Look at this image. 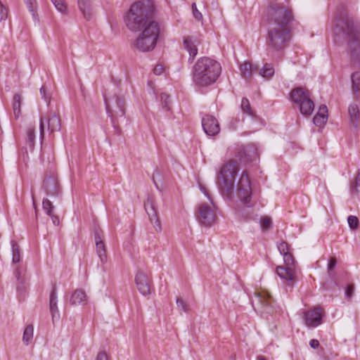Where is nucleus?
Listing matches in <instances>:
<instances>
[{"label":"nucleus","instance_id":"1","mask_svg":"<svg viewBox=\"0 0 360 360\" xmlns=\"http://www.w3.org/2000/svg\"><path fill=\"white\" fill-rule=\"evenodd\" d=\"M335 33L345 41L347 52L353 62L360 63V22L343 6L337 9Z\"/></svg>","mask_w":360,"mask_h":360},{"label":"nucleus","instance_id":"2","mask_svg":"<svg viewBox=\"0 0 360 360\" xmlns=\"http://www.w3.org/2000/svg\"><path fill=\"white\" fill-rule=\"evenodd\" d=\"M154 6L150 1L134 2L124 16L127 28L131 32H139L149 27L154 20Z\"/></svg>","mask_w":360,"mask_h":360},{"label":"nucleus","instance_id":"3","mask_svg":"<svg viewBox=\"0 0 360 360\" xmlns=\"http://www.w3.org/2000/svg\"><path fill=\"white\" fill-rule=\"evenodd\" d=\"M221 72L219 63L208 58H200L192 69V79L195 86L205 87L214 84Z\"/></svg>","mask_w":360,"mask_h":360},{"label":"nucleus","instance_id":"4","mask_svg":"<svg viewBox=\"0 0 360 360\" xmlns=\"http://www.w3.org/2000/svg\"><path fill=\"white\" fill-rule=\"evenodd\" d=\"M290 39V28L269 25L266 40L268 55L272 58H281L283 52L288 46Z\"/></svg>","mask_w":360,"mask_h":360},{"label":"nucleus","instance_id":"5","mask_svg":"<svg viewBox=\"0 0 360 360\" xmlns=\"http://www.w3.org/2000/svg\"><path fill=\"white\" fill-rule=\"evenodd\" d=\"M295 20L293 10L288 0L271 3L268 11V22L269 25L290 28Z\"/></svg>","mask_w":360,"mask_h":360},{"label":"nucleus","instance_id":"6","mask_svg":"<svg viewBox=\"0 0 360 360\" xmlns=\"http://www.w3.org/2000/svg\"><path fill=\"white\" fill-rule=\"evenodd\" d=\"M238 172V163L230 160L220 169L217 177V184L221 192L228 197L232 195L235 177Z\"/></svg>","mask_w":360,"mask_h":360},{"label":"nucleus","instance_id":"7","mask_svg":"<svg viewBox=\"0 0 360 360\" xmlns=\"http://www.w3.org/2000/svg\"><path fill=\"white\" fill-rule=\"evenodd\" d=\"M141 31L133 44L134 47L142 52L153 50L160 34L158 23H152Z\"/></svg>","mask_w":360,"mask_h":360},{"label":"nucleus","instance_id":"8","mask_svg":"<svg viewBox=\"0 0 360 360\" xmlns=\"http://www.w3.org/2000/svg\"><path fill=\"white\" fill-rule=\"evenodd\" d=\"M291 101L297 104L300 112L304 115H311L314 109V101L311 98L310 91L304 87L299 86L292 89Z\"/></svg>","mask_w":360,"mask_h":360},{"label":"nucleus","instance_id":"9","mask_svg":"<svg viewBox=\"0 0 360 360\" xmlns=\"http://www.w3.org/2000/svg\"><path fill=\"white\" fill-rule=\"evenodd\" d=\"M105 103L107 112L111 117L112 122L115 125V120L125 114V101L122 97L114 95L110 98L105 96Z\"/></svg>","mask_w":360,"mask_h":360},{"label":"nucleus","instance_id":"10","mask_svg":"<svg viewBox=\"0 0 360 360\" xmlns=\"http://www.w3.org/2000/svg\"><path fill=\"white\" fill-rule=\"evenodd\" d=\"M283 257L285 266H278L276 272L281 278L294 282L296 280V271L294 269L295 259L290 252L283 255Z\"/></svg>","mask_w":360,"mask_h":360},{"label":"nucleus","instance_id":"11","mask_svg":"<svg viewBox=\"0 0 360 360\" xmlns=\"http://www.w3.org/2000/svg\"><path fill=\"white\" fill-rule=\"evenodd\" d=\"M237 195L244 204H248L251 200V183L246 171L242 172L237 184Z\"/></svg>","mask_w":360,"mask_h":360},{"label":"nucleus","instance_id":"12","mask_svg":"<svg viewBox=\"0 0 360 360\" xmlns=\"http://www.w3.org/2000/svg\"><path fill=\"white\" fill-rule=\"evenodd\" d=\"M234 153L236 158L243 163L252 162L258 156L257 148L253 144H248L246 146H237Z\"/></svg>","mask_w":360,"mask_h":360},{"label":"nucleus","instance_id":"13","mask_svg":"<svg viewBox=\"0 0 360 360\" xmlns=\"http://www.w3.org/2000/svg\"><path fill=\"white\" fill-rule=\"evenodd\" d=\"M145 210L148 215L149 220L157 232L162 231V226L158 212L155 205V200L153 196H148L144 202Z\"/></svg>","mask_w":360,"mask_h":360},{"label":"nucleus","instance_id":"14","mask_svg":"<svg viewBox=\"0 0 360 360\" xmlns=\"http://www.w3.org/2000/svg\"><path fill=\"white\" fill-rule=\"evenodd\" d=\"M324 311L320 307L303 312V320L305 325L309 328H315L322 323Z\"/></svg>","mask_w":360,"mask_h":360},{"label":"nucleus","instance_id":"15","mask_svg":"<svg viewBox=\"0 0 360 360\" xmlns=\"http://www.w3.org/2000/svg\"><path fill=\"white\" fill-rule=\"evenodd\" d=\"M196 218L202 226L210 227L214 223L216 216L210 206L202 204L198 207Z\"/></svg>","mask_w":360,"mask_h":360},{"label":"nucleus","instance_id":"16","mask_svg":"<svg viewBox=\"0 0 360 360\" xmlns=\"http://www.w3.org/2000/svg\"><path fill=\"white\" fill-rule=\"evenodd\" d=\"M45 122H47L48 130L51 133L60 130V119L55 112L51 113L49 115L48 118H44L43 117H41L39 129H40V138L41 139H44V124H45Z\"/></svg>","mask_w":360,"mask_h":360},{"label":"nucleus","instance_id":"17","mask_svg":"<svg viewBox=\"0 0 360 360\" xmlns=\"http://www.w3.org/2000/svg\"><path fill=\"white\" fill-rule=\"evenodd\" d=\"M42 187L47 195L55 196L59 194V184L57 176L54 172L51 173L49 175L46 174Z\"/></svg>","mask_w":360,"mask_h":360},{"label":"nucleus","instance_id":"18","mask_svg":"<svg viewBox=\"0 0 360 360\" xmlns=\"http://www.w3.org/2000/svg\"><path fill=\"white\" fill-rule=\"evenodd\" d=\"M202 126L207 136H213L219 133L220 127L217 120L210 115H206L202 119Z\"/></svg>","mask_w":360,"mask_h":360},{"label":"nucleus","instance_id":"19","mask_svg":"<svg viewBox=\"0 0 360 360\" xmlns=\"http://www.w3.org/2000/svg\"><path fill=\"white\" fill-rule=\"evenodd\" d=\"M184 47L188 52V62L192 63L198 54V46L200 44V41L196 37L186 36L184 39Z\"/></svg>","mask_w":360,"mask_h":360},{"label":"nucleus","instance_id":"20","mask_svg":"<svg viewBox=\"0 0 360 360\" xmlns=\"http://www.w3.org/2000/svg\"><path fill=\"white\" fill-rule=\"evenodd\" d=\"M96 249L101 262L104 264L107 262V250L103 241V232L101 230H96L94 233Z\"/></svg>","mask_w":360,"mask_h":360},{"label":"nucleus","instance_id":"21","mask_svg":"<svg viewBox=\"0 0 360 360\" xmlns=\"http://www.w3.org/2000/svg\"><path fill=\"white\" fill-rule=\"evenodd\" d=\"M135 281L139 291L143 295L150 294V281L141 271H139L135 276Z\"/></svg>","mask_w":360,"mask_h":360},{"label":"nucleus","instance_id":"22","mask_svg":"<svg viewBox=\"0 0 360 360\" xmlns=\"http://www.w3.org/2000/svg\"><path fill=\"white\" fill-rule=\"evenodd\" d=\"M255 295L261 305L263 307L266 308L267 313H270L274 303V299L271 295L266 291L255 292Z\"/></svg>","mask_w":360,"mask_h":360},{"label":"nucleus","instance_id":"23","mask_svg":"<svg viewBox=\"0 0 360 360\" xmlns=\"http://www.w3.org/2000/svg\"><path fill=\"white\" fill-rule=\"evenodd\" d=\"M348 113L349 116L350 124L357 128L360 125V110L359 106L355 103L349 105Z\"/></svg>","mask_w":360,"mask_h":360},{"label":"nucleus","instance_id":"24","mask_svg":"<svg viewBox=\"0 0 360 360\" xmlns=\"http://www.w3.org/2000/svg\"><path fill=\"white\" fill-rule=\"evenodd\" d=\"M57 293H56V288L53 287V290H51L50 293L49 297V310L51 312V314L52 316V321L54 322V320L56 318H59V311L58 309L57 305Z\"/></svg>","mask_w":360,"mask_h":360},{"label":"nucleus","instance_id":"25","mask_svg":"<svg viewBox=\"0 0 360 360\" xmlns=\"http://www.w3.org/2000/svg\"><path fill=\"white\" fill-rule=\"evenodd\" d=\"M328 120V108L326 105H322L319 107V111L314 116L313 121L315 125L322 127Z\"/></svg>","mask_w":360,"mask_h":360},{"label":"nucleus","instance_id":"26","mask_svg":"<svg viewBox=\"0 0 360 360\" xmlns=\"http://www.w3.org/2000/svg\"><path fill=\"white\" fill-rule=\"evenodd\" d=\"M70 302L72 305L86 304L87 297L86 292L82 289L75 290L70 297Z\"/></svg>","mask_w":360,"mask_h":360},{"label":"nucleus","instance_id":"27","mask_svg":"<svg viewBox=\"0 0 360 360\" xmlns=\"http://www.w3.org/2000/svg\"><path fill=\"white\" fill-rule=\"evenodd\" d=\"M78 6L86 20H89L92 15L91 0H77Z\"/></svg>","mask_w":360,"mask_h":360},{"label":"nucleus","instance_id":"28","mask_svg":"<svg viewBox=\"0 0 360 360\" xmlns=\"http://www.w3.org/2000/svg\"><path fill=\"white\" fill-rule=\"evenodd\" d=\"M240 70L242 77L245 79H249L252 77V74L258 70V68H253L250 63L245 62L240 65Z\"/></svg>","mask_w":360,"mask_h":360},{"label":"nucleus","instance_id":"29","mask_svg":"<svg viewBox=\"0 0 360 360\" xmlns=\"http://www.w3.org/2000/svg\"><path fill=\"white\" fill-rule=\"evenodd\" d=\"M22 101V98L20 94H16L13 96V102H12V108H13V114H14L15 119H18L21 114L20 107H21Z\"/></svg>","mask_w":360,"mask_h":360},{"label":"nucleus","instance_id":"30","mask_svg":"<svg viewBox=\"0 0 360 360\" xmlns=\"http://www.w3.org/2000/svg\"><path fill=\"white\" fill-rule=\"evenodd\" d=\"M275 72L274 67L271 63H265L262 68L259 70V74L262 77L270 79Z\"/></svg>","mask_w":360,"mask_h":360},{"label":"nucleus","instance_id":"31","mask_svg":"<svg viewBox=\"0 0 360 360\" xmlns=\"http://www.w3.org/2000/svg\"><path fill=\"white\" fill-rule=\"evenodd\" d=\"M352 89L354 93L360 91V72H356L352 75Z\"/></svg>","mask_w":360,"mask_h":360},{"label":"nucleus","instance_id":"32","mask_svg":"<svg viewBox=\"0 0 360 360\" xmlns=\"http://www.w3.org/2000/svg\"><path fill=\"white\" fill-rule=\"evenodd\" d=\"M34 328L32 325H28L23 333L22 341L25 344L28 345L33 338Z\"/></svg>","mask_w":360,"mask_h":360},{"label":"nucleus","instance_id":"33","mask_svg":"<svg viewBox=\"0 0 360 360\" xmlns=\"http://www.w3.org/2000/svg\"><path fill=\"white\" fill-rule=\"evenodd\" d=\"M12 253H13V263H18L20 261V250L18 245L15 241H11Z\"/></svg>","mask_w":360,"mask_h":360},{"label":"nucleus","instance_id":"34","mask_svg":"<svg viewBox=\"0 0 360 360\" xmlns=\"http://www.w3.org/2000/svg\"><path fill=\"white\" fill-rule=\"evenodd\" d=\"M34 139H35L34 129L32 127L27 129V136H26V143H27V145H28L30 146V149H32L34 147Z\"/></svg>","mask_w":360,"mask_h":360},{"label":"nucleus","instance_id":"35","mask_svg":"<svg viewBox=\"0 0 360 360\" xmlns=\"http://www.w3.org/2000/svg\"><path fill=\"white\" fill-rule=\"evenodd\" d=\"M240 108L243 112L250 116H254V111L250 108V102L246 98L242 99Z\"/></svg>","mask_w":360,"mask_h":360},{"label":"nucleus","instance_id":"36","mask_svg":"<svg viewBox=\"0 0 360 360\" xmlns=\"http://www.w3.org/2000/svg\"><path fill=\"white\" fill-rule=\"evenodd\" d=\"M56 9L62 13H65L67 6L64 0H51Z\"/></svg>","mask_w":360,"mask_h":360},{"label":"nucleus","instance_id":"37","mask_svg":"<svg viewBox=\"0 0 360 360\" xmlns=\"http://www.w3.org/2000/svg\"><path fill=\"white\" fill-rule=\"evenodd\" d=\"M44 210L49 216H52V211L54 208L52 202L48 199H44L42 202Z\"/></svg>","mask_w":360,"mask_h":360},{"label":"nucleus","instance_id":"38","mask_svg":"<svg viewBox=\"0 0 360 360\" xmlns=\"http://www.w3.org/2000/svg\"><path fill=\"white\" fill-rule=\"evenodd\" d=\"M160 99L162 102V107L167 110H170V101L169 96L165 93H163L160 95Z\"/></svg>","mask_w":360,"mask_h":360},{"label":"nucleus","instance_id":"39","mask_svg":"<svg viewBox=\"0 0 360 360\" xmlns=\"http://www.w3.org/2000/svg\"><path fill=\"white\" fill-rule=\"evenodd\" d=\"M277 248H278V250L280 252L281 255H282L290 252L289 251L290 245L285 241H281V242L278 243L277 245Z\"/></svg>","mask_w":360,"mask_h":360},{"label":"nucleus","instance_id":"40","mask_svg":"<svg viewBox=\"0 0 360 360\" xmlns=\"http://www.w3.org/2000/svg\"><path fill=\"white\" fill-rule=\"evenodd\" d=\"M347 221L349 227L354 230L356 229L359 226V219L356 217L350 215L347 218Z\"/></svg>","mask_w":360,"mask_h":360},{"label":"nucleus","instance_id":"41","mask_svg":"<svg viewBox=\"0 0 360 360\" xmlns=\"http://www.w3.org/2000/svg\"><path fill=\"white\" fill-rule=\"evenodd\" d=\"M272 221L269 217H264L261 219V226L263 229H269L271 227Z\"/></svg>","mask_w":360,"mask_h":360},{"label":"nucleus","instance_id":"42","mask_svg":"<svg viewBox=\"0 0 360 360\" xmlns=\"http://www.w3.org/2000/svg\"><path fill=\"white\" fill-rule=\"evenodd\" d=\"M8 8L3 4L0 0V20H6L8 18Z\"/></svg>","mask_w":360,"mask_h":360},{"label":"nucleus","instance_id":"43","mask_svg":"<svg viewBox=\"0 0 360 360\" xmlns=\"http://www.w3.org/2000/svg\"><path fill=\"white\" fill-rule=\"evenodd\" d=\"M192 12L194 18L197 20H201L202 19V13L198 10L197 6L195 3L192 4Z\"/></svg>","mask_w":360,"mask_h":360},{"label":"nucleus","instance_id":"44","mask_svg":"<svg viewBox=\"0 0 360 360\" xmlns=\"http://www.w3.org/2000/svg\"><path fill=\"white\" fill-rule=\"evenodd\" d=\"M354 286L353 284L348 285L345 290V296L347 299L350 300L354 293Z\"/></svg>","mask_w":360,"mask_h":360},{"label":"nucleus","instance_id":"45","mask_svg":"<svg viewBox=\"0 0 360 360\" xmlns=\"http://www.w3.org/2000/svg\"><path fill=\"white\" fill-rule=\"evenodd\" d=\"M176 304L179 309L183 310L184 311H188V307L185 302L180 297H177L176 299Z\"/></svg>","mask_w":360,"mask_h":360},{"label":"nucleus","instance_id":"46","mask_svg":"<svg viewBox=\"0 0 360 360\" xmlns=\"http://www.w3.org/2000/svg\"><path fill=\"white\" fill-rule=\"evenodd\" d=\"M337 264V261L335 257H330L328 264V271L329 272V275L330 276V272L334 269Z\"/></svg>","mask_w":360,"mask_h":360},{"label":"nucleus","instance_id":"47","mask_svg":"<svg viewBox=\"0 0 360 360\" xmlns=\"http://www.w3.org/2000/svg\"><path fill=\"white\" fill-rule=\"evenodd\" d=\"M26 4L28 6L30 11L32 12L34 15L35 10H36V6H35L36 1L35 0H26Z\"/></svg>","mask_w":360,"mask_h":360},{"label":"nucleus","instance_id":"48","mask_svg":"<svg viewBox=\"0 0 360 360\" xmlns=\"http://www.w3.org/2000/svg\"><path fill=\"white\" fill-rule=\"evenodd\" d=\"M96 360H109V356L105 351H101L98 353Z\"/></svg>","mask_w":360,"mask_h":360},{"label":"nucleus","instance_id":"49","mask_svg":"<svg viewBox=\"0 0 360 360\" xmlns=\"http://www.w3.org/2000/svg\"><path fill=\"white\" fill-rule=\"evenodd\" d=\"M163 70L164 68L162 65H157L153 69V72L157 75H160L163 72Z\"/></svg>","mask_w":360,"mask_h":360},{"label":"nucleus","instance_id":"50","mask_svg":"<svg viewBox=\"0 0 360 360\" xmlns=\"http://www.w3.org/2000/svg\"><path fill=\"white\" fill-rule=\"evenodd\" d=\"M309 345L311 346V347H312L313 349H316L319 347V342L317 340H315V339H312L310 340L309 342Z\"/></svg>","mask_w":360,"mask_h":360},{"label":"nucleus","instance_id":"51","mask_svg":"<svg viewBox=\"0 0 360 360\" xmlns=\"http://www.w3.org/2000/svg\"><path fill=\"white\" fill-rule=\"evenodd\" d=\"M40 94L42 96V98L46 101L49 98L46 97V88L44 86H42L40 89Z\"/></svg>","mask_w":360,"mask_h":360},{"label":"nucleus","instance_id":"52","mask_svg":"<svg viewBox=\"0 0 360 360\" xmlns=\"http://www.w3.org/2000/svg\"><path fill=\"white\" fill-rule=\"evenodd\" d=\"M200 188L201 191L207 197V198L210 200V198L209 196V194H208V192H207L206 188L205 186L200 185Z\"/></svg>","mask_w":360,"mask_h":360},{"label":"nucleus","instance_id":"53","mask_svg":"<svg viewBox=\"0 0 360 360\" xmlns=\"http://www.w3.org/2000/svg\"><path fill=\"white\" fill-rule=\"evenodd\" d=\"M51 218H52V220H53V223L55 224V225H58L59 224V219L57 216H55L54 214H52V216H50Z\"/></svg>","mask_w":360,"mask_h":360},{"label":"nucleus","instance_id":"54","mask_svg":"<svg viewBox=\"0 0 360 360\" xmlns=\"http://www.w3.org/2000/svg\"><path fill=\"white\" fill-rule=\"evenodd\" d=\"M354 184H355V186H359L360 185V176H359V174H358V176L356 177L355 179V181H354Z\"/></svg>","mask_w":360,"mask_h":360},{"label":"nucleus","instance_id":"55","mask_svg":"<svg viewBox=\"0 0 360 360\" xmlns=\"http://www.w3.org/2000/svg\"><path fill=\"white\" fill-rule=\"evenodd\" d=\"M15 275L18 280H20V272L18 269L15 271Z\"/></svg>","mask_w":360,"mask_h":360},{"label":"nucleus","instance_id":"56","mask_svg":"<svg viewBox=\"0 0 360 360\" xmlns=\"http://www.w3.org/2000/svg\"><path fill=\"white\" fill-rule=\"evenodd\" d=\"M257 360H267L266 358L262 355H259L257 357Z\"/></svg>","mask_w":360,"mask_h":360},{"label":"nucleus","instance_id":"57","mask_svg":"<svg viewBox=\"0 0 360 360\" xmlns=\"http://www.w3.org/2000/svg\"><path fill=\"white\" fill-rule=\"evenodd\" d=\"M153 179L154 181V183L155 184V177L154 176H153Z\"/></svg>","mask_w":360,"mask_h":360}]
</instances>
